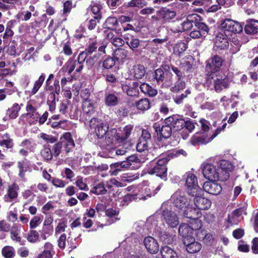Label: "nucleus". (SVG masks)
<instances>
[{
	"label": "nucleus",
	"instance_id": "nucleus-1",
	"mask_svg": "<svg viewBox=\"0 0 258 258\" xmlns=\"http://www.w3.org/2000/svg\"><path fill=\"white\" fill-rule=\"evenodd\" d=\"M158 220L159 216L155 214L147 218L145 224L140 222L135 223L134 227L141 234L146 235L148 233H152L153 235L158 237L164 243H171L173 237L158 225Z\"/></svg>",
	"mask_w": 258,
	"mask_h": 258
},
{
	"label": "nucleus",
	"instance_id": "nucleus-2",
	"mask_svg": "<svg viewBox=\"0 0 258 258\" xmlns=\"http://www.w3.org/2000/svg\"><path fill=\"white\" fill-rule=\"evenodd\" d=\"M134 128L132 124L125 125L122 130L117 132L116 128H111L107 134L105 141L102 144L103 148H108L115 142L121 143L126 140L130 136Z\"/></svg>",
	"mask_w": 258,
	"mask_h": 258
},
{
	"label": "nucleus",
	"instance_id": "nucleus-3",
	"mask_svg": "<svg viewBox=\"0 0 258 258\" xmlns=\"http://www.w3.org/2000/svg\"><path fill=\"white\" fill-rule=\"evenodd\" d=\"M75 146L74 141L70 133H64L60 138V141L53 146V155L57 157L60 153L61 156L72 152Z\"/></svg>",
	"mask_w": 258,
	"mask_h": 258
},
{
	"label": "nucleus",
	"instance_id": "nucleus-4",
	"mask_svg": "<svg viewBox=\"0 0 258 258\" xmlns=\"http://www.w3.org/2000/svg\"><path fill=\"white\" fill-rule=\"evenodd\" d=\"M169 161L167 157H163L158 160H153L147 165V172L150 174H155L162 178H166L167 168L166 164Z\"/></svg>",
	"mask_w": 258,
	"mask_h": 258
},
{
	"label": "nucleus",
	"instance_id": "nucleus-5",
	"mask_svg": "<svg viewBox=\"0 0 258 258\" xmlns=\"http://www.w3.org/2000/svg\"><path fill=\"white\" fill-rule=\"evenodd\" d=\"M161 211L162 222L166 224L168 227L174 228L179 225V217L175 212L172 211L170 206L163 203L161 205Z\"/></svg>",
	"mask_w": 258,
	"mask_h": 258
},
{
	"label": "nucleus",
	"instance_id": "nucleus-6",
	"mask_svg": "<svg viewBox=\"0 0 258 258\" xmlns=\"http://www.w3.org/2000/svg\"><path fill=\"white\" fill-rule=\"evenodd\" d=\"M202 172L204 176L211 181H224L228 179V174L226 173L222 174L218 167L211 163L204 164Z\"/></svg>",
	"mask_w": 258,
	"mask_h": 258
},
{
	"label": "nucleus",
	"instance_id": "nucleus-7",
	"mask_svg": "<svg viewBox=\"0 0 258 258\" xmlns=\"http://www.w3.org/2000/svg\"><path fill=\"white\" fill-rule=\"evenodd\" d=\"M172 74L170 72V67L169 65H165L161 68L156 70L154 73V79L158 84L162 87H168L172 84L173 81L171 78Z\"/></svg>",
	"mask_w": 258,
	"mask_h": 258
},
{
	"label": "nucleus",
	"instance_id": "nucleus-8",
	"mask_svg": "<svg viewBox=\"0 0 258 258\" xmlns=\"http://www.w3.org/2000/svg\"><path fill=\"white\" fill-rule=\"evenodd\" d=\"M176 16L175 11L167 7H162L157 11L156 15L152 16L151 20L153 22L164 25L170 22Z\"/></svg>",
	"mask_w": 258,
	"mask_h": 258
},
{
	"label": "nucleus",
	"instance_id": "nucleus-9",
	"mask_svg": "<svg viewBox=\"0 0 258 258\" xmlns=\"http://www.w3.org/2000/svg\"><path fill=\"white\" fill-rule=\"evenodd\" d=\"M182 179L185 180V186L188 195L195 196L202 192V189L198 185L197 177L194 173L190 172L185 173Z\"/></svg>",
	"mask_w": 258,
	"mask_h": 258
},
{
	"label": "nucleus",
	"instance_id": "nucleus-10",
	"mask_svg": "<svg viewBox=\"0 0 258 258\" xmlns=\"http://www.w3.org/2000/svg\"><path fill=\"white\" fill-rule=\"evenodd\" d=\"M89 124L90 128L94 130L95 135L98 139H102L104 136L106 137L107 134L109 131L108 130V124L106 122L96 118H92L90 120ZM105 139L106 138H105L104 141L100 144V146L102 148L103 147L101 146V145L105 141Z\"/></svg>",
	"mask_w": 258,
	"mask_h": 258
},
{
	"label": "nucleus",
	"instance_id": "nucleus-11",
	"mask_svg": "<svg viewBox=\"0 0 258 258\" xmlns=\"http://www.w3.org/2000/svg\"><path fill=\"white\" fill-rule=\"evenodd\" d=\"M207 83L213 86L217 92H221L223 89L227 88L229 85L228 79L225 76H220L219 74H209L207 78Z\"/></svg>",
	"mask_w": 258,
	"mask_h": 258
},
{
	"label": "nucleus",
	"instance_id": "nucleus-12",
	"mask_svg": "<svg viewBox=\"0 0 258 258\" xmlns=\"http://www.w3.org/2000/svg\"><path fill=\"white\" fill-rule=\"evenodd\" d=\"M171 200L175 207L179 210V213H182L190 205V200L185 196L184 191L176 190L172 196Z\"/></svg>",
	"mask_w": 258,
	"mask_h": 258
},
{
	"label": "nucleus",
	"instance_id": "nucleus-13",
	"mask_svg": "<svg viewBox=\"0 0 258 258\" xmlns=\"http://www.w3.org/2000/svg\"><path fill=\"white\" fill-rule=\"evenodd\" d=\"M222 126L218 127L215 131V133L210 137H205V134H199L197 133L192 137L190 139L191 143L193 145L197 144H206L211 142L214 138H215L222 131L224 130L226 125L227 123L226 120L224 119L222 122Z\"/></svg>",
	"mask_w": 258,
	"mask_h": 258
},
{
	"label": "nucleus",
	"instance_id": "nucleus-14",
	"mask_svg": "<svg viewBox=\"0 0 258 258\" xmlns=\"http://www.w3.org/2000/svg\"><path fill=\"white\" fill-rule=\"evenodd\" d=\"M221 31L230 35L231 33H239L242 32L243 27L238 22L232 19L224 20L221 24Z\"/></svg>",
	"mask_w": 258,
	"mask_h": 258
},
{
	"label": "nucleus",
	"instance_id": "nucleus-15",
	"mask_svg": "<svg viewBox=\"0 0 258 258\" xmlns=\"http://www.w3.org/2000/svg\"><path fill=\"white\" fill-rule=\"evenodd\" d=\"M152 155L148 154L146 157L142 156H137L136 155H133L127 157L126 161H124L127 164V168L132 169H137L141 167V163L144 162L147 160L152 159Z\"/></svg>",
	"mask_w": 258,
	"mask_h": 258
},
{
	"label": "nucleus",
	"instance_id": "nucleus-16",
	"mask_svg": "<svg viewBox=\"0 0 258 258\" xmlns=\"http://www.w3.org/2000/svg\"><path fill=\"white\" fill-rule=\"evenodd\" d=\"M222 58L218 56L215 55L206 61V71L209 74H217L216 73L219 71L222 63Z\"/></svg>",
	"mask_w": 258,
	"mask_h": 258
},
{
	"label": "nucleus",
	"instance_id": "nucleus-17",
	"mask_svg": "<svg viewBox=\"0 0 258 258\" xmlns=\"http://www.w3.org/2000/svg\"><path fill=\"white\" fill-rule=\"evenodd\" d=\"M83 67V64L77 62L73 58H70L61 69L59 73L67 72L69 75H71L74 71H75L76 73H80Z\"/></svg>",
	"mask_w": 258,
	"mask_h": 258
},
{
	"label": "nucleus",
	"instance_id": "nucleus-18",
	"mask_svg": "<svg viewBox=\"0 0 258 258\" xmlns=\"http://www.w3.org/2000/svg\"><path fill=\"white\" fill-rule=\"evenodd\" d=\"M164 123L170 124L174 131H177L184 128L185 120L178 115H173L166 118Z\"/></svg>",
	"mask_w": 258,
	"mask_h": 258
},
{
	"label": "nucleus",
	"instance_id": "nucleus-19",
	"mask_svg": "<svg viewBox=\"0 0 258 258\" xmlns=\"http://www.w3.org/2000/svg\"><path fill=\"white\" fill-rule=\"evenodd\" d=\"M203 194L204 191L202 189V192L201 194L191 196L195 197L194 199V205L199 211L207 210L211 206V201L207 198L203 197L202 196Z\"/></svg>",
	"mask_w": 258,
	"mask_h": 258
},
{
	"label": "nucleus",
	"instance_id": "nucleus-20",
	"mask_svg": "<svg viewBox=\"0 0 258 258\" xmlns=\"http://www.w3.org/2000/svg\"><path fill=\"white\" fill-rule=\"evenodd\" d=\"M221 185L216 181H206L203 184V190L206 192L214 195H218L222 191Z\"/></svg>",
	"mask_w": 258,
	"mask_h": 258
},
{
	"label": "nucleus",
	"instance_id": "nucleus-21",
	"mask_svg": "<svg viewBox=\"0 0 258 258\" xmlns=\"http://www.w3.org/2000/svg\"><path fill=\"white\" fill-rule=\"evenodd\" d=\"M139 84L137 82H125L121 84V89L122 91L128 96L135 97L137 96L139 93Z\"/></svg>",
	"mask_w": 258,
	"mask_h": 258
},
{
	"label": "nucleus",
	"instance_id": "nucleus-22",
	"mask_svg": "<svg viewBox=\"0 0 258 258\" xmlns=\"http://www.w3.org/2000/svg\"><path fill=\"white\" fill-rule=\"evenodd\" d=\"M144 245L149 252L157 253L159 249V245L157 241L152 236H147L144 240Z\"/></svg>",
	"mask_w": 258,
	"mask_h": 258
},
{
	"label": "nucleus",
	"instance_id": "nucleus-23",
	"mask_svg": "<svg viewBox=\"0 0 258 258\" xmlns=\"http://www.w3.org/2000/svg\"><path fill=\"white\" fill-rule=\"evenodd\" d=\"M188 253H194L200 250L202 245L200 243L195 241L194 237L185 239L183 242Z\"/></svg>",
	"mask_w": 258,
	"mask_h": 258
},
{
	"label": "nucleus",
	"instance_id": "nucleus-24",
	"mask_svg": "<svg viewBox=\"0 0 258 258\" xmlns=\"http://www.w3.org/2000/svg\"><path fill=\"white\" fill-rule=\"evenodd\" d=\"M153 127L155 131L159 135L160 139L162 138L168 139L172 134V130H173L170 124H165L161 127L157 123H155L153 125Z\"/></svg>",
	"mask_w": 258,
	"mask_h": 258
},
{
	"label": "nucleus",
	"instance_id": "nucleus-25",
	"mask_svg": "<svg viewBox=\"0 0 258 258\" xmlns=\"http://www.w3.org/2000/svg\"><path fill=\"white\" fill-rule=\"evenodd\" d=\"M119 102V98L114 91H106L104 94L105 104L108 107L116 106Z\"/></svg>",
	"mask_w": 258,
	"mask_h": 258
},
{
	"label": "nucleus",
	"instance_id": "nucleus-26",
	"mask_svg": "<svg viewBox=\"0 0 258 258\" xmlns=\"http://www.w3.org/2000/svg\"><path fill=\"white\" fill-rule=\"evenodd\" d=\"M228 35L222 31L219 32L216 35L215 40V45L221 49L226 48L229 45Z\"/></svg>",
	"mask_w": 258,
	"mask_h": 258
},
{
	"label": "nucleus",
	"instance_id": "nucleus-27",
	"mask_svg": "<svg viewBox=\"0 0 258 258\" xmlns=\"http://www.w3.org/2000/svg\"><path fill=\"white\" fill-rule=\"evenodd\" d=\"M137 195L124 194L122 192H119L118 195L116 205L119 204L120 206L123 207L127 206L132 200L137 199Z\"/></svg>",
	"mask_w": 258,
	"mask_h": 258
},
{
	"label": "nucleus",
	"instance_id": "nucleus-28",
	"mask_svg": "<svg viewBox=\"0 0 258 258\" xmlns=\"http://www.w3.org/2000/svg\"><path fill=\"white\" fill-rule=\"evenodd\" d=\"M82 110L83 113L88 116L93 114L96 111V107L94 101L91 99L83 100Z\"/></svg>",
	"mask_w": 258,
	"mask_h": 258
},
{
	"label": "nucleus",
	"instance_id": "nucleus-29",
	"mask_svg": "<svg viewBox=\"0 0 258 258\" xmlns=\"http://www.w3.org/2000/svg\"><path fill=\"white\" fill-rule=\"evenodd\" d=\"M161 185H159L155 189H151L149 186H144L140 191L141 196L138 197L137 198L142 200H146L148 198L155 196L157 192L160 189Z\"/></svg>",
	"mask_w": 258,
	"mask_h": 258
},
{
	"label": "nucleus",
	"instance_id": "nucleus-30",
	"mask_svg": "<svg viewBox=\"0 0 258 258\" xmlns=\"http://www.w3.org/2000/svg\"><path fill=\"white\" fill-rule=\"evenodd\" d=\"M181 214L184 217L193 220L200 218L201 213L198 209L188 206Z\"/></svg>",
	"mask_w": 258,
	"mask_h": 258
},
{
	"label": "nucleus",
	"instance_id": "nucleus-31",
	"mask_svg": "<svg viewBox=\"0 0 258 258\" xmlns=\"http://www.w3.org/2000/svg\"><path fill=\"white\" fill-rule=\"evenodd\" d=\"M178 233L182 236L183 242L185 239L192 237L194 235L189 225L186 223H182L180 225Z\"/></svg>",
	"mask_w": 258,
	"mask_h": 258
},
{
	"label": "nucleus",
	"instance_id": "nucleus-32",
	"mask_svg": "<svg viewBox=\"0 0 258 258\" xmlns=\"http://www.w3.org/2000/svg\"><path fill=\"white\" fill-rule=\"evenodd\" d=\"M146 70L143 65L136 64L131 70V75L136 79H142L145 75Z\"/></svg>",
	"mask_w": 258,
	"mask_h": 258
},
{
	"label": "nucleus",
	"instance_id": "nucleus-33",
	"mask_svg": "<svg viewBox=\"0 0 258 258\" xmlns=\"http://www.w3.org/2000/svg\"><path fill=\"white\" fill-rule=\"evenodd\" d=\"M244 30L246 33L248 34L258 33V21L252 19L247 21Z\"/></svg>",
	"mask_w": 258,
	"mask_h": 258
},
{
	"label": "nucleus",
	"instance_id": "nucleus-34",
	"mask_svg": "<svg viewBox=\"0 0 258 258\" xmlns=\"http://www.w3.org/2000/svg\"><path fill=\"white\" fill-rule=\"evenodd\" d=\"M218 164L219 167H218L220 169V173L222 174L226 173L228 174V179L230 176L229 172L231 171L233 168L232 164L228 160H221L219 161Z\"/></svg>",
	"mask_w": 258,
	"mask_h": 258
},
{
	"label": "nucleus",
	"instance_id": "nucleus-35",
	"mask_svg": "<svg viewBox=\"0 0 258 258\" xmlns=\"http://www.w3.org/2000/svg\"><path fill=\"white\" fill-rule=\"evenodd\" d=\"M127 168V164L124 161L118 162L110 165V173L111 175H116L124 169Z\"/></svg>",
	"mask_w": 258,
	"mask_h": 258
},
{
	"label": "nucleus",
	"instance_id": "nucleus-36",
	"mask_svg": "<svg viewBox=\"0 0 258 258\" xmlns=\"http://www.w3.org/2000/svg\"><path fill=\"white\" fill-rule=\"evenodd\" d=\"M18 193L17 191L16 185L15 184L9 186L7 194L4 197V200L6 202H11L13 200L17 198Z\"/></svg>",
	"mask_w": 258,
	"mask_h": 258
},
{
	"label": "nucleus",
	"instance_id": "nucleus-37",
	"mask_svg": "<svg viewBox=\"0 0 258 258\" xmlns=\"http://www.w3.org/2000/svg\"><path fill=\"white\" fill-rule=\"evenodd\" d=\"M124 39L126 44L133 50L138 48L140 45V40L132 35L129 36L128 34H124Z\"/></svg>",
	"mask_w": 258,
	"mask_h": 258
},
{
	"label": "nucleus",
	"instance_id": "nucleus-38",
	"mask_svg": "<svg viewBox=\"0 0 258 258\" xmlns=\"http://www.w3.org/2000/svg\"><path fill=\"white\" fill-rule=\"evenodd\" d=\"M20 225H14L11 230V236L13 240L20 242L21 245H24V242L21 240V237L20 236Z\"/></svg>",
	"mask_w": 258,
	"mask_h": 258
},
{
	"label": "nucleus",
	"instance_id": "nucleus-39",
	"mask_svg": "<svg viewBox=\"0 0 258 258\" xmlns=\"http://www.w3.org/2000/svg\"><path fill=\"white\" fill-rule=\"evenodd\" d=\"M140 89L142 92L150 97H154L157 94V90L156 89L145 83H143L140 85Z\"/></svg>",
	"mask_w": 258,
	"mask_h": 258
},
{
	"label": "nucleus",
	"instance_id": "nucleus-40",
	"mask_svg": "<svg viewBox=\"0 0 258 258\" xmlns=\"http://www.w3.org/2000/svg\"><path fill=\"white\" fill-rule=\"evenodd\" d=\"M189 226L194 234H196L197 236L198 234L200 235L201 234V230H203V229H201L202 224L199 218L191 220Z\"/></svg>",
	"mask_w": 258,
	"mask_h": 258
},
{
	"label": "nucleus",
	"instance_id": "nucleus-41",
	"mask_svg": "<svg viewBox=\"0 0 258 258\" xmlns=\"http://www.w3.org/2000/svg\"><path fill=\"white\" fill-rule=\"evenodd\" d=\"M195 124L190 120L185 121L184 128L181 133V136L183 139L185 140L188 137L189 134L195 128Z\"/></svg>",
	"mask_w": 258,
	"mask_h": 258
},
{
	"label": "nucleus",
	"instance_id": "nucleus-42",
	"mask_svg": "<svg viewBox=\"0 0 258 258\" xmlns=\"http://www.w3.org/2000/svg\"><path fill=\"white\" fill-rule=\"evenodd\" d=\"M161 253L163 258H177V254L175 250L169 246L162 247Z\"/></svg>",
	"mask_w": 258,
	"mask_h": 258
},
{
	"label": "nucleus",
	"instance_id": "nucleus-43",
	"mask_svg": "<svg viewBox=\"0 0 258 258\" xmlns=\"http://www.w3.org/2000/svg\"><path fill=\"white\" fill-rule=\"evenodd\" d=\"M195 22L186 20V21H184L181 23L176 29L175 30L171 29V30L174 33H178L188 30L193 27V25L194 24Z\"/></svg>",
	"mask_w": 258,
	"mask_h": 258
},
{
	"label": "nucleus",
	"instance_id": "nucleus-44",
	"mask_svg": "<svg viewBox=\"0 0 258 258\" xmlns=\"http://www.w3.org/2000/svg\"><path fill=\"white\" fill-rule=\"evenodd\" d=\"M128 54L127 50L124 49H118L114 52V57L117 61L123 62L127 60Z\"/></svg>",
	"mask_w": 258,
	"mask_h": 258
},
{
	"label": "nucleus",
	"instance_id": "nucleus-45",
	"mask_svg": "<svg viewBox=\"0 0 258 258\" xmlns=\"http://www.w3.org/2000/svg\"><path fill=\"white\" fill-rule=\"evenodd\" d=\"M149 142L145 141V140L142 141L140 139L139 140V142L137 144V150L139 152H143L144 155H142L143 157H146L148 154V148Z\"/></svg>",
	"mask_w": 258,
	"mask_h": 258
},
{
	"label": "nucleus",
	"instance_id": "nucleus-46",
	"mask_svg": "<svg viewBox=\"0 0 258 258\" xmlns=\"http://www.w3.org/2000/svg\"><path fill=\"white\" fill-rule=\"evenodd\" d=\"M20 110V106L18 103H14L13 106L7 111V115L11 119H15L18 115Z\"/></svg>",
	"mask_w": 258,
	"mask_h": 258
},
{
	"label": "nucleus",
	"instance_id": "nucleus-47",
	"mask_svg": "<svg viewBox=\"0 0 258 258\" xmlns=\"http://www.w3.org/2000/svg\"><path fill=\"white\" fill-rule=\"evenodd\" d=\"M136 106L141 111H146L150 108V101L147 98H142L136 102Z\"/></svg>",
	"mask_w": 258,
	"mask_h": 258
},
{
	"label": "nucleus",
	"instance_id": "nucleus-48",
	"mask_svg": "<svg viewBox=\"0 0 258 258\" xmlns=\"http://www.w3.org/2000/svg\"><path fill=\"white\" fill-rule=\"evenodd\" d=\"M25 237L30 243H34L39 241V234L36 230H30Z\"/></svg>",
	"mask_w": 258,
	"mask_h": 258
},
{
	"label": "nucleus",
	"instance_id": "nucleus-49",
	"mask_svg": "<svg viewBox=\"0 0 258 258\" xmlns=\"http://www.w3.org/2000/svg\"><path fill=\"white\" fill-rule=\"evenodd\" d=\"M118 24V20L116 17H109L104 25L105 27L108 29L114 30Z\"/></svg>",
	"mask_w": 258,
	"mask_h": 258
},
{
	"label": "nucleus",
	"instance_id": "nucleus-50",
	"mask_svg": "<svg viewBox=\"0 0 258 258\" xmlns=\"http://www.w3.org/2000/svg\"><path fill=\"white\" fill-rule=\"evenodd\" d=\"M56 93H55L53 91L51 92L48 96L47 100V104L49 106V111L51 112H53L55 109L56 106Z\"/></svg>",
	"mask_w": 258,
	"mask_h": 258
},
{
	"label": "nucleus",
	"instance_id": "nucleus-51",
	"mask_svg": "<svg viewBox=\"0 0 258 258\" xmlns=\"http://www.w3.org/2000/svg\"><path fill=\"white\" fill-rule=\"evenodd\" d=\"M115 144L113 145H111L108 148H103L108 150H110V153L112 154L113 153H115V154L117 156L119 155H124L126 153V151L125 149L123 148L121 149H116L115 148V146L117 144H119L117 142H115Z\"/></svg>",
	"mask_w": 258,
	"mask_h": 258
},
{
	"label": "nucleus",
	"instance_id": "nucleus-52",
	"mask_svg": "<svg viewBox=\"0 0 258 258\" xmlns=\"http://www.w3.org/2000/svg\"><path fill=\"white\" fill-rule=\"evenodd\" d=\"M195 26L196 29H198L201 33L202 34L203 37H205L207 35L209 31V28L208 26L203 22H195Z\"/></svg>",
	"mask_w": 258,
	"mask_h": 258
},
{
	"label": "nucleus",
	"instance_id": "nucleus-53",
	"mask_svg": "<svg viewBox=\"0 0 258 258\" xmlns=\"http://www.w3.org/2000/svg\"><path fill=\"white\" fill-rule=\"evenodd\" d=\"M14 21H10L7 23L5 32L3 35L4 39H9L14 35V32L12 29L14 26Z\"/></svg>",
	"mask_w": 258,
	"mask_h": 258
},
{
	"label": "nucleus",
	"instance_id": "nucleus-54",
	"mask_svg": "<svg viewBox=\"0 0 258 258\" xmlns=\"http://www.w3.org/2000/svg\"><path fill=\"white\" fill-rule=\"evenodd\" d=\"M92 191L97 195H104L107 192V189H105V183L101 182L96 184L94 187Z\"/></svg>",
	"mask_w": 258,
	"mask_h": 258
},
{
	"label": "nucleus",
	"instance_id": "nucleus-55",
	"mask_svg": "<svg viewBox=\"0 0 258 258\" xmlns=\"http://www.w3.org/2000/svg\"><path fill=\"white\" fill-rule=\"evenodd\" d=\"M91 11L94 15V18L101 19V10L102 8L101 5L99 4L94 3L91 6Z\"/></svg>",
	"mask_w": 258,
	"mask_h": 258
},
{
	"label": "nucleus",
	"instance_id": "nucleus-56",
	"mask_svg": "<svg viewBox=\"0 0 258 258\" xmlns=\"http://www.w3.org/2000/svg\"><path fill=\"white\" fill-rule=\"evenodd\" d=\"M185 88V83L181 80L177 79L174 83V86L172 87L170 90L173 92H177L183 90Z\"/></svg>",
	"mask_w": 258,
	"mask_h": 258
},
{
	"label": "nucleus",
	"instance_id": "nucleus-57",
	"mask_svg": "<svg viewBox=\"0 0 258 258\" xmlns=\"http://www.w3.org/2000/svg\"><path fill=\"white\" fill-rule=\"evenodd\" d=\"M43 158L46 161L51 160L52 158V153L49 146H45L41 152Z\"/></svg>",
	"mask_w": 258,
	"mask_h": 258
},
{
	"label": "nucleus",
	"instance_id": "nucleus-58",
	"mask_svg": "<svg viewBox=\"0 0 258 258\" xmlns=\"http://www.w3.org/2000/svg\"><path fill=\"white\" fill-rule=\"evenodd\" d=\"M45 75L44 74H42L39 79L35 81L34 87L32 90V93L33 94H35L38 91L39 89L42 86L45 80Z\"/></svg>",
	"mask_w": 258,
	"mask_h": 258
},
{
	"label": "nucleus",
	"instance_id": "nucleus-59",
	"mask_svg": "<svg viewBox=\"0 0 258 258\" xmlns=\"http://www.w3.org/2000/svg\"><path fill=\"white\" fill-rule=\"evenodd\" d=\"M190 93V90L187 89L183 93L174 97L173 100L176 104H180L183 102V99L186 98Z\"/></svg>",
	"mask_w": 258,
	"mask_h": 258
},
{
	"label": "nucleus",
	"instance_id": "nucleus-60",
	"mask_svg": "<svg viewBox=\"0 0 258 258\" xmlns=\"http://www.w3.org/2000/svg\"><path fill=\"white\" fill-rule=\"evenodd\" d=\"M2 253L6 258H12L15 253L14 248L12 246H6L2 249Z\"/></svg>",
	"mask_w": 258,
	"mask_h": 258
},
{
	"label": "nucleus",
	"instance_id": "nucleus-61",
	"mask_svg": "<svg viewBox=\"0 0 258 258\" xmlns=\"http://www.w3.org/2000/svg\"><path fill=\"white\" fill-rule=\"evenodd\" d=\"M18 167L19 170V176L21 178H24L25 177V173L27 171V164L26 161L23 160L18 162Z\"/></svg>",
	"mask_w": 258,
	"mask_h": 258
},
{
	"label": "nucleus",
	"instance_id": "nucleus-62",
	"mask_svg": "<svg viewBox=\"0 0 258 258\" xmlns=\"http://www.w3.org/2000/svg\"><path fill=\"white\" fill-rule=\"evenodd\" d=\"M147 5L148 3L145 0H132L128 3L127 6L143 8Z\"/></svg>",
	"mask_w": 258,
	"mask_h": 258
},
{
	"label": "nucleus",
	"instance_id": "nucleus-63",
	"mask_svg": "<svg viewBox=\"0 0 258 258\" xmlns=\"http://www.w3.org/2000/svg\"><path fill=\"white\" fill-rule=\"evenodd\" d=\"M186 49V46L185 43L180 42L176 44L173 48V51L175 53H177L179 56Z\"/></svg>",
	"mask_w": 258,
	"mask_h": 258
},
{
	"label": "nucleus",
	"instance_id": "nucleus-64",
	"mask_svg": "<svg viewBox=\"0 0 258 258\" xmlns=\"http://www.w3.org/2000/svg\"><path fill=\"white\" fill-rule=\"evenodd\" d=\"M98 46L99 44L96 40H92L89 42L88 46L85 51L88 54H91L97 50Z\"/></svg>",
	"mask_w": 258,
	"mask_h": 258
}]
</instances>
